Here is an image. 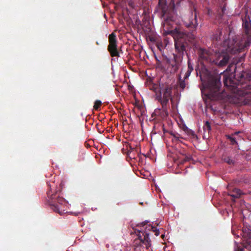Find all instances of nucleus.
Instances as JSON below:
<instances>
[{
    "mask_svg": "<svg viewBox=\"0 0 251 251\" xmlns=\"http://www.w3.org/2000/svg\"><path fill=\"white\" fill-rule=\"evenodd\" d=\"M190 11L188 14L184 18V25L192 32H178L174 37L175 49L176 53H173L172 57H164V60L170 69V72L175 74L177 72L183 59L184 52L189 43L194 44L196 38L195 31L197 29L198 21L197 16L199 14L197 7L193 2L190 3Z\"/></svg>",
    "mask_w": 251,
    "mask_h": 251,
    "instance_id": "obj_1",
    "label": "nucleus"
},
{
    "mask_svg": "<svg viewBox=\"0 0 251 251\" xmlns=\"http://www.w3.org/2000/svg\"><path fill=\"white\" fill-rule=\"evenodd\" d=\"M251 21L249 17L243 19L242 26L244 34L241 38H236L232 40H225L222 46L224 49L221 51L215 52L213 54L210 51L201 49L200 51V57L205 61L214 63L222 67L227 64L229 59V53L235 54L242 51L251 43Z\"/></svg>",
    "mask_w": 251,
    "mask_h": 251,
    "instance_id": "obj_2",
    "label": "nucleus"
},
{
    "mask_svg": "<svg viewBox=\"0 0 251 251\" xmlns=\"http://www.w3.org/2000/svg\"><path fill=\"white\" fill-rule=\"evenodd\" d=\"M221 86L220 76L218 75H210L201 89V93L211 100H224L227 95L224 91L220 92Z\"/></svg>",
    "mask_w": 251,
    "mask_h": 251,
    "instance_id": "obj_3",
    "label": "nucleus"
},
{
    "mask_svg": "<svg viewBox=\"0 0 251 251\" xmlns=\"http://www.w3.org/2000/svg\"><path fill=\"white\" fill-rule=\"evenodd\" d=\"M172 87H166L163 91L162 97L160 94L157 95L156 100L160 103L161 108L155 109L152 114V117L154 115L161 119H164L168 116V108L169 107V100L172 99Z\"/></svg>",
    "mask_w": 251,
    "mask_h": 251,
    "instance_id": "obj_4",
    "label": "nucleus"
},
{
    "mask_svg": "<svg viewBox=\"0 0 251 251\" xmlns=\"http://www.w3.org/2000/svg\"><path fill=\"white\" fill-rule=\"evenodd\" d=\"M48 186L50 189L47 191V194L49 199V202L51 208L60 215L63 214L65 210V207L67 206V203L63 198L57 196V192L60 191L61 189H59L58 190L55 189L52 191L51 187L53 186L48 184Z\"/></svg>",
    "mask_w": 251,
    "mask_h": 251,
    "instance_id": "obj_5",
    "label": "nucleus"
},
{
    "mask_svg": "<svg viewBox=\"0 0 251 251\" xmlns=\"http://www.w3.org/2000/svg\"><path fill=\"white\" fill-rule=\"evenodd\" d=\"M182 0H171L172 7L166 4V0H159L157 10L161 13V17L166 22L172 21V14L174 12L175 4L178 5Z\"/></svg>",
    "mask_w": 251,
    "mask_h": 251,
    "instance_id": "obj_6",
    "label": "nucleus"
},
{
    "mask_svg": "<svg viewBox=\"0 0 251 251\" xmlns=\"http://www.w3.org/2000/svg\"><path fill=\"white\" fill-rule=\"evenodd\" d=\"M135 232L138 233V238L135 239L134 241L135 248H139V250H141L142 246H145L146 249H149L151 245L149 234L145 231H142L141 229H135Z\"/></svg>",
    "mask_w": 251,
    "mask_h": 251,
    "instance_id": "obj_7",
    "label": "nucleus"
},
{
    "mask_svg": "<svg viewBox=\"0 0 251 251\" xmlns=\"http://www.w3.org/2000/svg\"><path fill=\"white\" fill-rule=\"evenodd\" d=\"M109 45L107 50L112 57H119L120 53L118 50L117 40L116 34L113 32L108 37Z\"/></svg>",
    "mask_w": 251,
    "mask_h": 251,
    "instance_id": "obj_8",
    "label": "nucleus"
},
{
    "mask_svg": "<svg viewBox=\"0 0 251 251\" xmlns=\"http://www.w3.org/2000/svg\"><path fill=\"white\" fill-rule=\"evenodd\" d=\"M180 156H178L177 160L179 164H184L186 162H189L192 160L190 154H188L186 150L181 149L179 151Z\"/></svg>",
    "mask_w": 251,
    "mask_h": 251,
    "instance_id": "obj_9",
    "label": "nucleus"
},
{
    "mask_svg": "<svg viewBox=\"0 0 251 251\" xmlns=\"http://www.w3.org/2000/svg\"><path fill=\"white\" fill-rule=\"evenodd\" d=\"M162 87H163V84H162ZM166 87H171L168 85H166L164 87H161L160 84L159 86H158V85L156 84H153L150 86V89L153 91L155 93L156 100L157 95L160 94L161 96L162 97L163 96V91H164V89Z\"/></svg>",
    "mask_w": 251,
    "mask_h": 251,
    "instance_id": "obj_10",
    "label": "nucleus"
},
{
    "mask_svg": "<svg viewBox=\"0 0 251 251\" xmlns=\"http://www.w3.org/2000/svg\"><path fill=\"white\" fill-rule=\"evenodd\" d=\"M242 194L241 190L234 188L232 191L229 192L228 195L233 198H239Z\"/></svg>",
    "mask_w": 251,
    "mask_h": 251,
    "instance_id": "obj_11",
    "label": "nucleus"
},
{
    "mask_svg": "<svg viewBox=\"0 0 251 251\" xmlns=\"http://www.w3.org/2000/svg\"><path fill=\"white\" fill-rule=\"evenodd\" d=\"M168 132L173 137L172 138L173 142H176L179 141L180 139L182 138V137L181 136V135L176 132L171 131H168Z\"/></svg>",
    "mask_w": 251,
    "mask_h": 251,
    "instance_id": "obj_12",
    "label": "nucleus"
},
{
    "mask_svg": "<svg viewBox=\"0 0 251 251\" xmlns=\"http://www.w3.org/2000/svg\"><path fill=\"white\" fill-rule=\"evenodd\" d=\"M222 36V31L221 29H218L213 35V40L217 43L221 41Z\"/></svg>",
    "mask_w": 251,
    "mask_h": 251,
    "instance_id": "obj_13",
    "label": "nucleus"
},
{
    "mask_svg": "<svg viewBox=\"0 0 251 251\" xmlns=\"http://www.w3.org/2000/svg\"><path fill=\"white\" fill-rule=\"evenodd\" d=\"M223 160L229 165H233L235 163L234 160L230 156L223 157Z\"/></svg>",
    "mask_w": 251,
    "mask_h": 251,
    "instance_id": "obj_14",
    "label": "nucleus"
},
{
    "mask_svg": "<svg viewBox=\"0 0 251 251\" xmlns=\"http://www.w3.org/2000/svg\"><path fill=\"white\" fill-rule=\"evenodd\" d=\"M224 85L227 87L231 86L234 87L233 86V81L228 78H226L224 80Z\"/></svg>",
    "mask_w": 251,
    "mask_h": 251,
    "instance_id": "obj_15",
    "label": "nucleus"
},
{
    "mask_svg": "<svg viewBox=\"0 0 251 251\" xmlns=\"http://www.w3.org/2000/svg\"><path fill=\"white\" fill-rule=\"evenodd\" d=\"M238 132H235L234 134H233L232 135H227V138L230 140L231 144L232 145H235L237 144V143L235 137L234 136L235 135H237Z\"/></svg>",
    "mask_w": 251,
    "mask_h": 251,
    "instance_id": "obj_16",
    "label": "nucleus"
},
{
    "mask_svg": "<svg viewBox=\"0 0 251 251\" xmlns=\"http://www.w3.org/2000/svg\"><path fill=\"white\" fill-rule=\"evenodd\" d=\"M178 85L179 87L182 89H184L186 87L185 79H181L180 75H178Z\"/></svg>",
    "mask_w": 251,
    "mask_h": 251,
    "instance_id": "obj_17",
    "label": "nucleus"
},
{
    "mask_svg": "<svg viewBox=\"0 0 251 251\" xmlns=\"http://www.w3.org/2000/svg\"><path fill=\"white\" fill-rule=\"evenodd\" d=\"M184 131L187 134V135L191 137H192L193 138H195V137L197 136L194 131H193L191 129H189L187 127L185 128Z\"/></svg>",
    "mask_w": 251,
    "mask_h": 251,
    "instance_id": "obj_18",
    "label": "nucleus"
},
{
    "mask_svg": "<svg viewBox=\"0 0 251 251\" xmlns=\"http://www.w3.org/2000/svg\"><path fill=\"white\" fill-rule=\"evenodd\" d=\"M203 130L205 132H209L211 130V126L209 122L206 121L203 126Z\"/></svg>",
    "mask_w": 251,
    "mask_h": 251,
    "instance_id": "obj_19",
    "label": "nucleus"
},
{
    "mask_svg": "<svg viewBox=\"0 0 251 251\" xmlns=\"http://www.w3.org/2000/svg\"><path fill=\"white\" fill-rule=\"evenodd\" d=\"M101 101L100 100H97L95 101L94 105V109L96 110H98L99 108L101 105Z\"/></svg>",
    "mask_w": 251,
    "mask_h": 251,
    "instance_id": "obj_20",
    "label": "nucleus"
},
{
    "mask_svg": "<svg viewBox=\"0 0 251 251\" xmlns=\"http://www.w3.org/2000/svg\"><path fill=\"white\" fill-rule=\"evenodd\" d=\"M156 44L157 49L160 51H161L164 48L163 44L161 41H157Z\"/></svg>",
    "mask_w": 251,
    "mask_h": 251,
    "instance_id": "obj_21",
    "label": "nucleus"
},
{
    "mask_svg": "<svg viewBox=\"0 0 251 251\" xmlns=\"http://www.w3.org/2000/svg\"><path fill=\"white\" fill-rule=\"evenodd\" d=\"M149 230H151L153 232L155 233V235L157 236L159 235V230L153 226H151Z\"/></svg>",
    "mask_w": 251,
    "mask_h": 251,
    "instance_id": "obj_22",
    "label": "nucleus"
},
{
    "mask_svg": "<svg viewBox=\"0 0 251 251\" xmlns=\"http://www.w3.org/2000/svg\"><path fill=\"white\" fill-rule=\"evenodd\" d=\"M246 248L248 249L250 251H251V237L249 239L248 241V245L246 246ZM240 251H244V249H242Z\"/></svg>",
    "mask_w": 251,
    "mask_h": 251,
    "instance_id": "obj_23",
    "label": "nucleus"
},
{
    "mask_svg": "<svg viewBox=\"0 0 251 251\" xmlns=\"http://www.w3.org/2000/svg\"><path fill=\"white\" fill-rule=\"evenodd\" d=\"M187 70L191 72H192L193 70V66L189 61H188V69H187Z\"/></svg>",
    "mask_w": 251,
    "mask_h": 251,
    "instance_id": "obj_24",
    "label": "nucleus"
},
{
    "mask_svg": "<svg viewBox=\"0 0 251 251\" xmlns=\"http://www.w3.org/2000/svg\"><path fill=\"white\" fill-rule=\"evenodd\" d=\"M192 72L189 71L187 70V72L185 73V75H184V79H187L189 76H190L191 73Z\"/></svg>",
    "mask_w": 251,
    "mask_h": 251,
    "instance_id": "obj_25",
    "label": "nucleus"
},
{
    "mask_svg": "<svg viewBox=\"0 0 251 251\" xmlns=\"http://www.w3.org/2000/svg\"><path fill=\"white\" fill-rule=\"evenodd\" d=\"M148 223H149V222L146 221H145L142 223L138 224L137 225V226H139V227H142V226H144L146 225Z\"/></svg>",
    "mask_w": 251,
    "mask_h": 251,
    "instance_id": "obj_26",
    "label": "nucleus"
},
{
    "mask_svg": "<svg viewBox=\"0 0 251 251\" xmlns=\"http://www.w3.org/2000/svg\"><path fill=\"white\" fill-rule=\"evenodd\" d=\"M149 39H150V40L152 42H156H156H157V41H156L155 38L153 37H150Z\"/></svg>",
    "mask_w": 251,
    "mask_h": 251,
    "instance_id": "obj_27",
    "label": "nucleus"
},
{
    "mask_svg": "<svg viewBox=\"0 0 251 251\" xmlns=\"http://www.w3.org/2000/svg\"><path fill=\"white\" fill-rule=\"evenodd\" d=\"M225 10H226L225 7H223L222 8V11L223 13H224V11H225Z\"/></svg>",
    "mask_w": 251,
    "mask_h": 251,
    "instance_id": "obj_28",
    "label": "nucleus"
},
{
    "mask_svg": "<svg viewBox=\"0 0 251 251\" xmlns=\"http://www.w3.org/2000/svg\"><path fill=\"white\" fill-rule=\"evenodd\" d=\"M163 130L164 133L168 132V131L167 130H166L164 128H163Z\"/></svg>",
    "mask_w": 251,
    "mask_h": 251,
    "instance_id": "obj_29",
    "label": "nucleus"
}]
</instances>
